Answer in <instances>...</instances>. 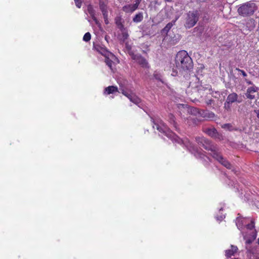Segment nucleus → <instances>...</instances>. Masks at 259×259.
<instances>
[{"label":"nucleus","mask_w":259,"mask_h":259,"mask_svg":"<svg viewBox=\"0 0 259 259\" xmlns=\"http://www.w3.org/2000/svg\"><path fill=\"white\" fill-rule=\"evenodd\" d=\"M153 127L157 130L160 133L163 134L172 141L179 144H184L192 153L197 151V148L188 139L182 140L172 132L161 120L159 121H153Z\"/></svg>","instance_id":"obj_1"},{"label":"nucleus","mask_w":259,"mask_h":259,"mask_svg":"<svg viewBox=\"0 0 259 259\" xmlns=\"http://www.w3.org/2000/svg\"><path fill=\"white\" fill-rule=\"evenodd\" d=\"M175 63L176 68L180 71H190L193 68L192 59L189 56L187 52L185 50H182L177 53L175 57Z\"/></svg>","instance_id":"obj_2"},{"label":"nucleus","mask_w":259,"mask_h":259,"mask_svg":"<svg viewBox=\"0 0 259 259\" xmlns=\"http://www.w3.org/2000/svg\"><path fill=\"white\" fill-rule=\"evenodd\" d=\"M257 7L253 3L247 2L241 5L238 9L239 15L248 17L252 15L256 10Z\"/></svg>","instance_id":"obj_3"},{"label":"nucleus","mask_w":259,"mask_h":259,"mask_svg":"<svg viewBox=\"0 0 259 259\" xmlns=\"http://www.w3.org/2000/svg\"><path fill=\"white\" fill-rule=\"evenodd\" d=\"M246 228L251 232L249 233V236H248L247 234H244L243 232H241L243 236L244 239L245 240V243L250 244L256 238V234L254 233L253 229L254 228V223L253 221H251L250 224L245 225Z\"/></svg>","instance_id":"obj_4"},{"label":"nucleus","mask_w":259,"mask_h":259,"mask_svg":"<svg viewBox=\"0 0 259 259\" xmlns=\"http://www.w3.org/2000/svg\"><path fill=\"white\" fill-rule=\"evenodd\" d=\"M198 19L199 16L197 11L189 12L185 24L186 27L190 28L193 27L198 21Z\"/></svg>","instance_id":"obj_5"},{"label":"nucleus","mask_w":259,"mask_h":259,"mask_svg":"<svg viewBox=\"0 0 259 259\" xmlns=\"http://www.w3.org/2000/svg\"><path fill=\"white\" fill-rule=\"evenodd\" d=\"M121 93L122 95L126 97L131 102L133 103L138 105L141 102L140 98H139L132 90L126 89L122 88L120 89Z\"/></svg>","instance_id":"obj_6"},{"label":"nucleus","mask_w":259,"mask_h":259,"mask_svg":"<svg viewBox=\"0 0 259 259\" xmlns=\"http://www.w3.org/2000/svg\"><path fill=\"white\" fill-rule=\"evenodd\" d=\"M128 54L132 59L136 61L142 67L149 68V64L146 59L140 54H135L133 52L129 51Z\"/></svg>","instance_id":"obj_7"},{"label":"nucleus","mask_w":259,"mask_h":259,"mask_svg":"<svg viewBox=\"0 0 259 259\" xmlns=\"http://www.w3.org/2000/svg\"><path fill=\"white\" fill-rule=\"evenodd\" d=\"M195 140L197 143L202 146L205 150L208 151L213 150V148L215 146L208 139L203 137H197L195 138Z\"/></svg>","instance_id":"obj_8"},{"label":"nucleus","mask_w":259,"mask_h":259,"mask_svg":"<svg viewBox=\"0 0 259 259\" xmlns=\"http://www.w3.org/2000/svg\"><path fill=\"white\" fill-rule=\"evenodd\" d=\"M246 244V254L248 259H259V247L257 246H248Z\"/></svg>","instance_id":"obj_9"},{"label":"nucleus","mask_w":259,"mask_h":259,"mask_svg":"<svg viewBox=\"0 0 259 259\" xmlns=\"http://www.w3.org/2000/svg\"><path fill=\"white\" fill-rule=\"evenodd\" d=\"M191 112H193L194 113H197L201 117L205 118H211L214 117L213 113L204 110H200L196 108H191Z\"/></svg>","instance_id":"obj_10"},{"label":"nucleus","mask_w":259,"mask_h":259,"mask_svg":"<svg viewBox=\"0 0 259 259\" xmlns=\"http://www.w3.org/2000/svg\"><path fill=\"white\" fill-rule=\"evenodd\" d=\"M142 0H135L134 4H128L124 6L122 10L125 13H132L136 11L141 2Z\"/></svg>","instance_id":"obj_11"},{"label":"nucleus","mask_w":259,"mask_h":259,"mask_svg":"<svg viewBox=\"0 0 259 259\" xmlns=\"http://www.w3.org/2000/svg\"><path fill=\"white\" fill-rule=\"evenodd\" d=\"M93 48L97 52L104 57L109 56V55L113 56V54L109 52L108 49L102 45L99 44H94Z\"/></svg>","instance_id":"obj_12"},{"label":"nucleus","mask_w":259,"mask_h":259,"mask_svg":"<svg viewBox=\"0 0 259 259\" xmlns=\"http://www.w3.org/2000/svg\"><path fill=\"white\" fill-rule=\"evenodd\" d=\"M252 85V86L247 88L245 93L246 98L250 100H253L255 98V95L254 94L256 93L258 89L257 87L255 86L254 84Z\"/></svg>","instance_id":"obj_13"},{"label":"nucleus","mask_w":259,"mask_h":259,"mask_svg":"<svg viewBox=\"0 0 259 259\" xmlns=\"http://www.w3.org/2000/svg\"><path fill=\"white\" fill-rule=\"evenodd\" d=\"M226 100L231 103L237 102L240 103L242 102L241 99L238 98V95L235 93L230 94L227 97Z\"/></svg>","instance_id":"obj_14"},{"label":"nucleus","mask_w":259,"mask_h":259,"mask_svg":"<svg viewBox=\"0 0 259 259\" xmlns=\"http://www.w3.org/2000/svg\"><path fill=\"white\" fill-rule=\"evenodd\" d=\"M118 92V88L116 86L110 85L105 88L104 94L105 95H110Z\"/></svg>","instance_id":"obj_15"},{"label":"nucleus","mask_w":259,"mask_h":259,"mask_svg":"<svg viewBox=\"0 0 259 259\" xmlns=\"http://www.w3.org/2000/svg\"><path fill=\"white\" fill-rule=\"evenodd\" d=\"M235 70L237 71L239 73L240 75H241L243 77H245L244 81L246 82V83L248 85H252L253 84V82L251 80H250L246 78V77L247 76V74L245 72V71H244L243 70L240 69L238 68H236Z\"/></svg>","instance_id":"obj_16"},{"label":"nucleus","mask_w":259,"mask_h":259,"mask_svg":"<svg viewBox=\"0 0 259 259\" xmlns=\"http://www.w3.org/2000/svg\"><path fill=\"white\" fill-rule=\"evenodd\" d=\"M203 131L212 138H213L215 136L217 132V130L214 128L208 127L203 128Z\"/></svg>","instance_id":"obj_17"},{"label":"nucleus","mask_w":259,"mask_h":259,"mask_svg":"<svg viewBox=\"0 0 259 259\" xmlns=\"http://www.w3.org/2000/svg\"><path fill=\"white\" fill-rule=\"evenodd\" d=\"M246 223V219L241 218L240 217L236 219V225L238 229L241 230L242 226Z\"/></svg>","instance_id":"obj_18"},{"label":"nucleus","mask_w":259,"mask_h":259,"mask_svg":"<svg viewBox=\"0 0 259 259\" xmlns=\"http://www.w3.org/2000/svg\"><path fill=\"white\" fill-rule=\"evenodd\" d=\"M231 248L226 250V256L227 257H230L237 252L238 248L236 246L231 245Z\"/></svg>","instance_id":"obj_19"},{"label":"nucleus","mask_w":259,"mask_h":259,"mask_svg":"<svg viewBox=\"0 0 259 259\" xmlns=\"http://www.w3.org/2000/svg\"><path fill=\"white\" fill-rule=\"evenodd\" d=\"M210 151L212 152L211 154V156L218 162L223 157L220 152L217 151L215 147L213 148V150H211Z\"/></svg>","instance_id":"obj_20"},{"label":"nucleus","mask_w":259,"mask_h":259,"mask_svg":"<svg viewBox=\"0 0 259 259\" xmlns=\"http://www.w3.org/2000/svg\"><path fill=\"white\" fill-rule=\"evenodd\" d=\"M168 120L169 122L175 128L176 130H178L177 123L175 120V117L172 114H169L168 116Z\"/></svg>","instance_id":"obj_21"},{"label":"nucleus","mask_w":259,"mask_h":259,"mask_svg":"<svg viewBox=\"0 0 259 259\" xmlns=\"http://www.w3.org/2000/svg\"><path fill=\"white\" fill-rule=\"evenodd\" d=\"M219 162L228 169H231L232 167L231 163L223 157L219 161Z\"/></svg>","instance_id":"obj_22"},{"label":"nucleus","mask_w":259,"mask_h":259,"mask_svg":"<svg viewBox=\"0 0 259 259\" xmlns=\"http://www.w3.org/2000/svg\"><path fill=\"white\" fill-rule=\"evenodd\" d=\"M143 19V15L142 12H139L137 14L133 19V21L135 23H139L141 22Z\"/></svg>","instance_id":"obj_23"},{"label":"nucleus","mask_w":259,"mask_h":259,"mask_svg":"<svg viewBox=\"0 0 259 259\" xmlns=\"http://www.w3.org/2000/svg\"><path fill=\"white\" fill-rule=\"evenodd\" d=\"M105 62L106 65L110 68L111 70H113L112 69V65L113 64V62L112 60L109 59V56H105Z\"/></svg>","instance_id":"obj_24"},{"label":"nucleus","mask_w":259,"mask_h":259,"mask_svg":"<svg viewBox=\"0 0 259 259\" xmlns=\"http://www.w3.org/2000/svg\"><path fill=\"white\" fill-rule=\"evenodd\" d=\"M175 23V21H174V23L169 22L166 24V25L163 29V31L166 33H167L172 27L174 24Z\"/></svg>","instance_id":"obj_25"},{"label":"nucleus","mask_w":259,"mask_h":259,"mask_svg":"<svg viewBox=\"0 0 259 259\" xmlns=\"http://www.w3.org/2000/svg\"><path fill=\"white\" fill-rule=\"evenodd\" d=\"M91 35L90 32H87L84 34L83 37V40L84 41L88 42L91 40Z\"/></svg>","instance_id":"obj_26"},{"label":"nucleus","mask_w":259,"mask_h":259,"mask_svg":"<svg viewBox=\"0 0 259 259\" xmlns=\"http://www.w3.org/2000/svg\"><path fill=\"white\" fill-rule=\"evenodd\" d=\"M222 127L223 128L228 129L229 131L233 130V128H232L233 126H232V124L230 123H225L222 126Z\"/></svg>","instance_id":"obj_27"},{"label":"nucleus","mask_w":259,"mask_h":259,"mask_svg":"<svg viewBox=\"0 0 259 259\" xmlns=\"http://www.w3.org/2000/svg\"><path fill=\"white\" fill-rule=\"evenodd\" d=\"M123 22L122 21V18L121 16H117L115 18V23L116 25V26L118 24H120Z\"/></svg>","instance_id":"obj_28"},{"label":"nucleus","mask_w":259,"mask_h":259,"mask_svg":"<svg viewBox=\"0 0 259 259\" xmlns=\"http://www.w3.org/2000/svg\"><path fill=\"white\" fill-rule=\"evenodd\" d=\"M232 103H229L227 100L226 101L225 104H224V108L227 110L229 111L231 110V105Z\"/></svg>","instance_id":"obj_29"},{"label":"nucleus","mask_w":259,"mask_h":259,"mask_svg":"<svg viewBox=\"0 0 259 259\" xmlns=\"http://www.w3.org/2000/svg\"><path fill=\"white\" fill-rule=\"evenodd\" d=\"M99 7H100V9L101 11L107 9V5L106 4H105L103 2L100 3Z\"/></svg>","instance_id":"obj_30"},{"label":"nucleus","mask_w":259,"mask_h":259,"mask_svg":"<svg viewBox=\"0 0 259 259\" xmlns=\"http://www.w3.org/2000/svg\"><path fill=\"white\" fill-rule=\"evenodd\" d=\"M213 138L217 139L221 141L223 140V136L222 134H219L218 133V132H217V135H215V136L213 137Z\"/></svg>","instance_id":"obj_31"},{"label":"nucleus","mask_w":259,"mask_h":259,"mask_svg":"<svg viewBox=\"0 0 259 259\" xmlns=\"http://www.w3.org/2000/svg\"><path fill=\"white\" fill-rule=\"evenodd\" d=\"M75 5L78 8H80L81 6L82 2L81 0H74Z\"/></svg>","instance_id":"obj_32"},{"label":"nucleus","mask_w":259,"mask_h":259,"mask_svg":"<svg viewBox=\"0 0 259 259\" xmlns=\"http://www.w3.org/2000/svg\"><path fill=\"white\" fill-rule=\"evenodd\" d=\"M117 27H118V29H120V31H122L123 30H124L125 29V28H124V25L123 24V22H122L121 23H120V24H118L117 25Z\"/></svg>","instance_id":"obj_33"},{"label":"nucleus","mask_w":259,"mask_h":259,"mask_svg":"<svg viewBox=\"0 0 259 259\" xmlns=\"http://www.w3.org/2000/svg\"><path fill=\"white\" fill-rule=\"evenodd\" d=\"M213 103H214V100L212 99H208V100L205 101V103L207 105H211L212 104H213Z\"/></svg>","instance_id":"obj_34"},{"label":"nucleus","mask_w":259,"mask_h":259,"mask_svg":"<svg viewBox=\"0 0 259 259\" xmlns=\"http://www.w3.org/2000/svg\"><path fill=\"white\" fill-rule=\"evenodd\" d=\"M215 218L217 219V221H222L224 218H225V216L223 215H217L216 217H215Z\"/></svg>","instance_id":"obj_35"},{"label":"nucleus","mask_w":259,"mask_h":259,"mask_svg":"<svg viewBox=\"0 0 259 259\" xmlns=\"http://www.w3.org/2000/svg\"><path fill=\"white\" fill-rule=\"evenodd\" d=\"M103 18L104 19V22L106 24H109V20H108V14L103 15Z\"/></svg>","instance_id":"obj_36"},{"label":"nucleus","mask_w":259,"mask_h":259,"mask_svg":"<svg viewBox=\"0 0 259 259\" xmlns=\"http://www.w3.org/2000/svg\"><path fill=\"white\" fill-rule=\"evenodd\" d=\"M177 74H178V71L176 69L173 68L172 72L171 73V75L174 76H176L177 75Z\"/></svg>","instance_id":"obj_37"},{"label":"nucleus","mask_w":259,"mask_h":259,"mask_svg":"<svg viewBox=\"0 0 259 259\" xmlns=\"http://www.w3.org/2000/svg\"><path fill=\"white\" fill-rule=\"evenodd\" d=\"M89 13L90 14L91 16L92 17L93 16H95V13L94 12V11L91 9L90 10L89 8H88Z\"/></svg>","instance_id":"obj_38"},{"label":"nucleus","mask_w":259,"mask_h":259,"mask_svg":"<svg viewBox=\"0 0 259 259\" xmlns=\"http://www.w3.org/2000/svg\"><path fill=\"white\" fill-rule=\"evenodd\" d=\"M122 37L124 39H126L127 38L128 36V35L127 34V33L126 32H123L122 33Z\"/></svg>","instance_id":"obj_39"},{"label":"nucleus","mask_w":259,"mask_h":259,"mask_svg":"<svg viewBox=\"0 0 259 259\" xmlns=\"http://www.w3.org/2000/svg\"><path fill=\"white\" fill-rule=\"evenodd\" d=\"M92 19L96 24H98L99 23L98 19L95 16H93Z\"/></svg>","instance_id":"obj_40"},{"label":"nucleus","mask_w":259,"mask_h":259,"mask_svg":"<svg viewBox=\"0 0 259 259\" xmlns=\"http://www.w3.org/2000/svg\"><path fill=\"white\" fill-rule=\"evenodd\" d=\"M103 15L108 14L107 9L101 11Z\"/></svg>","instance_id":"obj_41"},{"label":"nucleus","mask_w":259,"mask_h":259,"mask_svg":"<svg viewBox=\"0 0 259 259\" xmlns=\"http://www.w3.org/2000/svg\"><path fill=\"white\" fill-rule=\"evenodd\" d=\"M153 75H154V77L156 79H159V76H158V74L154 73Z\"/></svg>","instance_id":"obj_42"},{"label":"nucleus","mask_w":259,"mask_h":259,"mask_svg":"<svg viewBox=\"0 0 259 259\" xmlns=\"http://www.w3.org/2000/svg\"><path fill=\"white\" fill-rule=\"evenodd\" d=\"M254 112L256 113V116L257 118H259V110H255Z\"/></svg>","instance_id":"obj_43"},{"label":"nucleus","mask_w":259,"mask_h":259,"mask_svg":"<svg viewBox=\"0 0 259 259\" xmlns=\"http://www.w3.org/2000/svg\"><path fill=\"white\" fill-rule=\"evenodd\" d=\"M172 0H164V1L166 3L171 2Z\"/></svg>","instance_id":"obj_44"},{"label":"nucleus","mask_w":259,"mask_h":259,"mask_svg":"<svg viewBox=\"0 0 259 259\" xmlns=\"http://www.w3.org/2000/svg\"><path fill=\"white\" fill-rule=\"evenodd\" d=\"M219 210L220 211L223 210V208H220Z\"/></svg>","instance_id":"obj_45"}]
</instances>
